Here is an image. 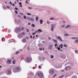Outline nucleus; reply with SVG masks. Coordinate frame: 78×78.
I'll return each mask as SVG.
<instances>
[{
	"label": "nucleus",
	"instance_id": "obj_1",
	"mask_svg": "<svg viewBox=\"0 0 78 78\" xmlns=\"http://www.w3.org/2000/svg\"><path fill=\"white\" fill-rule=\"evenodd\" d=\"M15 31L18 32H20L22 31V29L20 28L16 27L15 29Z\"/></svg>",
	"mask_w": 78,
	"mask_h": 78
},
{
	"label": "nucleus",
	"instance_id": "obj_2",
	"mask_svg": "<svg viewBox=\"0 0 78 78\" xmlns=\"http://www.w3.org/2000/svg\"><path fill=\"white\" fill-rule=\"evenodd\" d=\"M18 36L19 38H22L23 35H22V33H20L18 35Z\"/></svg>",
	"mask_w": 78,
	"mask_h": 78
},
{
	"label": "nucleus",
	"instance_id": "obj_3",
	"mask_svg": "<svg viewBox=\"0 0 78 78\" xmlns=\"http://www.w3.org/2000/svg\"><path fill=\"white\" fill-rule=\"evenodd\" d=\"M38 75L39 77L40 78H42V76H43V74L42 73H39L38 74Z\"/></svg>",
	"mask_w": 78,
	"mask_h": 78
},
{
	"label": "nucleus",
	"instance_id": "obj_4",
	"mask_svg": "<svg viewBox=\"0 0 78 78\" xmlns=\"http://www.w3.org/2000/svg\"><path fill=\"white\" fill-rule=\"evenodd\" d=\"M42 31L41 29H39L38 30H37L36 31H35L34 32V33H41V32H42Z\"/></svg>",
	"mask_w": 78,
	"mask_h": 78
},
{
	"label": "nucleus",
	"instance_id": "obj_5",
	"mask_svg": "<svg viewBox=\"0 0 78 78\" xmlns=\"http://www.w3.org/2000/svg\"><path fill=\"white\" fill-rule=\"evenodd\" d=\"M57 39L59 40H60V41H62V38L60 36H58L57 37Z\"/></svg>",
	"mask_w": 78,
	"mask_h": 78
},
{
	"label": "nucleus",
	"instance_id": "obj_6",
	"mask_svg": "<svg viewBox=\"0 0 78 78\" xmlns=\"http://www.w3.org/2000/svg\"><path fill=\"white\" fill-rule=\"evenodd\" d=\"M49 73H51V74H53L54 73V71L53 69H51L49 71Z\"/></svg>",
	"mask_w": 78,
	"mask_h": 78
},
{
	"label": "nucleus",
	"instance_id": "obj_7",
	"mask_svg": "<svg viewBox=\"0 0 78 78\" xmlns=\"http://www.w3.org/2000/svg\"><path fill=\"white\" fill-rule=\"evenodd\" d=\"M11 60L9 59L6 62L7 64H11Z\"/></svg>",
	"mask_w": 78,
	"mask_h": 78
},
{
	"label": "nucleus",
	"instance_id": "obj_8",
	"mask_svg": "<svg viewBox=\"0 0 78 78\" xmlns=\"http://www.w3.org/2000/svg\"><path fill=\"white\" fill-rule=\"evenodd\" d=\"M70 67L69 66L65 67V70H70Z\"/></svg>",
	"mask_w": 78,
	"mask_h": 78
},
{
	"label": "nucleus",
	"instance_id": "obj_9",
	"mask_svg": "<svg viewBox=\"0 0 78 78\" xmlns=\"http://www.w3.org/2000/svg\"><path fill=\"white\" fill-rule=\"evenodd\" d=\"M8 73V75H11V70H8L7 71Z\"/></svg>",
	"mask_w": 78,
	"mask_h": 78
},
{
	"label": "nucleus",
	"instance_id": "obj_10",
	"mask_svg": "<svg viewBox=\"0 0 78 78\" xmlns=\"http://www.w3.org/2000/svg\"><path fill=\"white\" fill-rule=\"evenodd\" d=\"M15 40L13 39L10 40H9V43H11V42H15Z\"/></svg>",
	"mask_w": 78,
	"mask_h": 78
},
{
	"label": "nucleus",
	"instance_id": "obj_11",
	"mask_svg": "<svg viewBox=\"0 0 78 78\" xmlns=\"http://www.w3.org/2000/svg\"><path fill=\"white\" fill-rule=\"evenodd\" d=\"M53 47L52 45H50L49 46V49H51Z\"/></svg>",
	"mask_w": 78,
	"mask_h": 78
},
{
	"label": "nucleus",
	"instance_id": "obj_12",
	"mask_svg": "<svg viewBox=\"0 0 78 78\" xmlns=\"http://www.w3.org/2000/svg\"><path fill=\"white\" fill-rule=\"evenodd\" d=\"M26 59H27V61L29 62L30 61V58L29 57H27V58Z\"/></svg>",
	"mask_w": 78,
	"mask_h": 78
},
{
	"label": "nucleus",
	"instance_id": "obj_13",
	"mask_svg": "<svg viewBox=\"0 0 78 78\" xmlns=\"http://www.w3.org/2000/svg\"><path fill=\"white\" fill-rule=\"evenodd\" d=\"M16 70L17 71H19L20 70V68L19 67H17L16 68Z\"/></svg>",
	"mask_w": 78,
	"mask_h": 78
},
{
	"label": "nucleus",
	"instance_id": "obj_14",
	"mask_svg": "<svg viewBox=\"0 0 78 78\" xmlns=\"http://www.w3.org/2000/svg\"><path fill=\"white\" fill-rule=\"evenodd\" d=\"M71 26L70 25H68L65 27V28H70Z\"/></svg>",
	"mask_w": 78,
	"mask_h": 78
},
{
	"label": "nucleus",
	"instance_id": "obj_15",
	"mask_svg": "<svg viewBox=\"0 0 78 78\" xmlns=\"http://www.w3.org/2000/svg\"><path fill=\"white\" fill-rule=\"evenodd\" d=\"M40 24H42V23H43V20H40Z\"/></svg>",
	"mask_w": 78,
	"mask_h": 78
},
{
	"label": "nucleus",
	"instance_id": "obj_16",
	"mask_svg": "<svg viewBox=\"0 0 78 78\" xmlns=\"http://www.w3.org/2000/svg\"><path fill=\"white\" fill-rule=\"evenodd\" d=\"M22 42H26V39L24 38V39H22Z\"/></svg>",
	"mask_w": 78,
	"mask_h": 78
},
{
	"label": "nucleus",
	"instance_id": "obj_17",
	"mask_svg": "<svg viewBox=\"0 0 78 78\" xmlns=\"http://www.w3.org/2000/svg\"><path fill=\"white\" fill-rule=\"evenodd\" d=\"M51 27H52V28H54L55 27V24H52L51 26Z\"/></svg>",
	"mask_w": 78,
	"mask_h": 78
},
{
	"label": "nucleus",
	"instance_id": "obj_18",
	"mask_svg": "<svg viewBox=\"0 0 78 78\" xmlns=\"http://www.w3.org/2000/svg\"><path fill=\"white\" fill-rule=\"evenodd\" d=\"M19 4L20 5V7H21V8L22 7V2H20L19 3Z\"/></svg>",
	"mask_w": 78,
	"mask_h": 78
},
{
	"label": "nucleus",
	"instance_id": "obj_19",
	"mask_svg": "<svg viewBox=\"0 0 78 78\" xmlns=\"http://www.w3.org/2000/svg\"><path fill=\"white\" fill-rule=\"evenodd\" d=\"M13 70L14 72H17V71L16 70V68H15V69H14Z\"/></svg>",
	"mask_w": 78,
	"mask_h": 78
},
{
	"label": "nucleus",
	"instance_id": "obj_20",
	"mask_svg": "<svg viewBox=\"0 0 78 78\" xmlns=\"http://www.w3.org/2000/svg\"><path fill=\"white\" fill-rule=\"evenodd\" d=\"M77 39V37H71V39Z\"/></svg>",
	"mask_w": 78,
	"mask_h": 78
},
{
	"label": "nucleus",
	"instance_id": "obj_21",
	"mask_svg": "<svg viewBox=\"0 0 78 78\" xmlns=\"http://www.w3.org/2000/svg\"><path fill=\"white\" fill-rule=\"evenodd\" d=\"M53 41L55 43H57V41H56V40L53 39Z\"/></svg>",
	"mask_w": 78,
	"mask_h": 78
},
{
	"label": "nucleus",
	"instance_id": "obj_22",
	"mask_svg": "<svg viewBox=\"0 0 78 78\" xmlns=\"http://www.w3.org/2000/svg\"><path fill=\"white\" fill-rule=\"evenodd\" d=\"M27 20H30V19H31V18L30 17H27Z\"/></svg>",
	"mask_w": 78,
	"mask_h": 78
},
{
	"label": "nucleus",
	"instance_id": "obj_23",
	"mask_svg": "<svg viewBox=\"0 0 78 78\" xmlns=\"http://www.w3.org/2000/svg\"><path fill=\"white\" fill-rule=\"evenodd\" d=\"M63 76H64V75L61 76H60L59 77V78H63Z\"/></svg>",
	"mask_w": 78,
	"mask_h": 78
},
{
	"label": "nucleus",
	"instance_id": "obj_24",
	"mask_svg": "<svg viewBox=\"0 0 78 78\" xmlns=\"http://www.w3.org/2000/svg\"><path fill=\"white\" fill-rule=\"evenodd\" d=\"M30 20L32 21L33 22H34V19L33 18H31Z\"/></svg>",
	"mask_w": 78,
	"mask_h": 78
},
{
	"label": "nucleus",
	"instance_id": "obj_25",
	"mask_svg": "<svg viewBox=\"0 0 78 78\" xmlns=\"http://www.w3.org/2000/svg\"><path fill=\"white\" fill-rule=\"evenodd\" d=\"M38 18H39V17L37 16L36 17V20H37V21L38 20Z\"/></svg>",
	"mask_w": 78,
	"mask_h": 78
},
{
	"label": "nucleus",
	"instance_id": "obj_26",
	"mask_svg": "<svg viewBox=\"0 0 78 78\" xmlns=\"http://www.w3.org/2000/svg\"><path fill=\"white\" fill-rule=\"evenodd\" d=\"M4 39H5V38L3 37L2 38V42H4V41H5V40H3Z\"/></svg>",
	"mask_w": 78,
	"mask_h": 78
},
{
	"label": "nucleus",
	"instance_id": "obj_27",
	"mask_svg": "<svg viewBox=\"0 0 78 78\" xmlns=\"http://www.w3.org/2000/svg\"><path fill=\"white\" fill-rule=\"evenodd\" d=\"M75 42H76V43H77V42H78V39L76 40Z\"/></svg>",
	"mask_w": 78,
	"mask_h": 78
},
{
	"label": "nucleus",
	"instance_id": "obj_28",
	"mask_svg": "<svg viewBox=\"0 0 78 78\" xmlns=\"http://www.w3.org/2000/svg\"><path fill=\"white\" fill-rule=\"evenodd\" d=\"M71 78H76V76H72Z\"/></svg>",
	"mask_w": 78,
	"mask_h": 78
},
{
	"label": "nucleus",
	"instance_id": "obj_29",
	"mask_svg": "<svg viewBox=\"0 0 78 78\" xmlns=\"http://www.w3.org/2000/svg\"><path fill=\"white\" fill-rule=\"evenodd\" d=\"M19 51L16 52V55H17L18 54H19Z\"/></svg>",
	"mask_w": 78,
	"mask_h": 78
},
{
	"label": "nucleus",
	"instance_id": "obj_30",
	"mask_svg": "<svg viewBox=\"0 0 78 78\" xmlns=\"http://www.w3.org/2000/svg\"><path fill=\"white\" fill-rule=\"evenodd\" d=\"M31 27H35V25L34 24H32L31 25Z\"/></svg>",
	"mask_w": 78,
	"mask_h": 78
},
{
	"label": "nucleus",
	"instance_id": "obj_31",
	"mask_svg": "<svg viewBox=\"0 0 78 78\" xmlns=\"http://www.w3.org/2000/svg\"><path fill=\"white\" fill-rule=\"evenodd\" d=\"M65 36H69V34H65Z\"/></svg>",
	"mask_w": 78,
	"mask_h": 78
},
{
	"label": "nucleus",
	"instance_id": "obj_32",
	"mask_svg": "<svg viewBox=\"0 0 78 78\" xmlns=\"http://www.w3.org/2000/svg\"><path fill=\"white\" fill-rule=\"evenodd\" d=\"M3 8L4 9H6V8L5 6H3Z\"/></svg>",
	"mask_w": 78,
	"mask_h": 78
},
{
	"label": "nucleus",
	"instance_id": "obj_33",
	"mask_svg": "<svg viewBox=\"0 0 78 78\" xmlns=\"http://www.w3.org/2000/svg\"><path fill=\"white\" fill-rule=\"evenodd\" d=\"M51 31H53L54 30V29H53V28H51Z\"/></svg>",
	"mask_w": 78,
	"mask_h": 78
},
{
	"label": "nucleus",
	"instance_id": "obj_34",
	"mask_svg": "<svg viewBox=\"0 0 78 78\" xmlns=\"http://www.w3.org/2000/svg\"><path fill=\"white\" fill-rule=\"evenodd\" d=\"M60 46H61V48H62V47H63V45H62V44H61Z\"/></svg>",
	"mask_w": 78,
	"mask_h": 78
},
{
	"label": "nucleus",
	"instance_id": "obj_35",
	"mask_svg": "<svg viewBox=\"0 0 78 78\" xmlns=\"http://www.w3.org/2000/svg\"><path fill=\"white\" fill-rule=\"evenodd\" d=\"M53 58H54V56H53V55H52L51 56V59H53Z\"/></svg>",
	"mask_w": 78,
	"mask_h": 78
},
{
	"label": "nucleus",
	"instance_id": "obj_36",
	"mask_svg": "<svg viewBox=\"0 0 78 78\" xmlns=\"http://www.w3.org/2000/svg\"><path fill=\"white\" fill-rule=\"evenodd\" d=\"M15 13L16 14H18V12H17V11L16 10L15 11Z\"/></svg>",
	"mask_w": 78,
	"mask_h": 78
},
{
	"label": "nucleus",
	"instance_id": "obj_37",
	"mask_svg": "<svg viewBox=\"0 0 78 78\" xmlns=\"http://www.w3.org/2000/svg\"><path fill=\"white\" fill-rule=\"evenodd\" d=\"M28 9H33V8L28 7Z\"/></svg>",
	"mask_w": 78,
	"mask_h": 78
},
{
	"label": "nucleus",
	"instance_id": "obj_38",
	"mask_svg": "<svg viewBox=\"0 0 78 78\" xmlns=\"http://www.w3.org/2000/svg\"><path fill=\"white\" fill-rule=\"evenodd\" d=\"M24 18L25 19H27V17L26 16H24Z\"/></svg>",
	"mask_w": 78,
	"mask_h": 78
},
{
	"label": "nucleus",
	"instance_id": "obj_39",
	"mask_svg": "<svg viewBox=\"0 0 78 78\" xmlns=\"http://www.w3.org/2000/svg\"><path fill=\"white\" fill-rule=\"evenodd\" d=\"M54 19V18H51L50 19V20H53Z\"/></svg>",
	"mask_w": 78,
	"mask_h": 78
},
{
	"label": "nucleus",
	"instance_id": "obj_40",
	"mask_svg": "<svg viewBox=\"0 0 78 78\" xmlns=\"http://www.w3.org/2000/svg\"><path fill=\"white\" fill-rule=\"evenodd\" d=\"M27 15H28V16H31V14L30 13H27Z\"/></svg>",
	"mask_w": 78,
	"mask_h": 78
},
{
	"label": "nucleus",
	"instance_id": "obj_41",
	"mask_svg": "<svg viewBox=\"0 0 78 78\" xmlns=\"http://www.w3.org/2000/svg\"><path fill=\"white\" fill-rule=\"evenodd\" d=\"M63 46L64 47H67V45L66 44H64L63 45Z\"/></svg>",
	"mask_w": 78,
	"mask_h": 78
},
{
	"label": "nucleus",
	"instance_id": "obj_42",
	"mask_svg": "<svg viewBox=\"0 0 78 78\" xmlns=\"http://www.w3.org/2000/svg\"><path fill=\"white\" fill-rule=\"evenodd\" d=\"M22 35H25V33L24 32H23L22 33Z\"/></svg>",
	"mask_w": 78,
	"mask_h": 78
},
{
	"label": "nucleus",
	"instance_id": "obj_43",
	"mask_svg": "<svg viewBox=\"0 0 78 78\" xmlns=\"http://www.w3.org/2000/svg\"><path fill=\"white\" fill-rule=\"evenodd\" d=\"M15 9H16V10H18V8L16 7L15 8Z\"/></svg>",
	"mask_w": 78,
	"mask_h": 78
},
{
	"label": "nucleus",
	"instance_id": "obj_44",
	"mask_svg": "<svg viewBox=\"0 0 78 78\" xmlns=\"http://www.w3.org/2000/svg\"><path fill=\"white\" fill-rule=\"evenodd\" d=\"M26 3H27V4H28V1L26 0Z\"/></svg>",
	"mask_w": 78,
	"mask_h": 78
},
{
	"label": "nucleus",
	"instance_id": "obj_45",
	"mask_svg": "<svg viewBox=\"0 0 78 78\" xmlns=\"http://www.w3.org/2000/svg\"><path fill=\"white\" fill-rule=\"evenodd\" d=\"M75 53H77V54H78V51H75Z\"/></svg>",
	"mask_w": 78,
	"mask_h": 78
},
{
	"label": "nucleus",
	"instance_id": "obj_46",
	"mask_svg": "<svg viewBox=\"0 0 78 78\" xmlns=\"http://www.w3.org/2000/svg\"><path fill=\"white\" fill-rule=\"evenodd\" d=\"M13 64H15V61H14V60H13V62H12Z\"/></svg>",
	"mask_w": 78,
	"mask_h": 78
},
{
	"label": "nucleus",
	"instance_id": "obj_47",
	"mask_svg": "<svg viewBox=\"0 0 78 78\" xmlns=\"http://www.w3.org/2000/svg\"><path fill=\"white\" fill-rule=\"evenodd\" d=\"M26 31L27 32H29V30L28 29H27Z\"/></svg>",
	"mask_w": 78,
	"mask_h": 78
},
{
	"label": "nucleus",
	"instance_id": "obj_48",
	"mask_svg": "<svg viewBox=\"0 0 78 78\" xmlns=\"http://www.w3.org/2000/svg\"><path fill=\"white\" fill-rule=\"evenodd\" d=\"M57 74H55L54 76V77H55V76H56Z\"/></svg>",
	"mask_w": 78,
	"mask_h": 78
},
{
	"label": "nucleus",
	"instance_id": "obj_49",
	"mask_svg": "<svg viewBox=\"0 0 78 78\" xmlns=\"http://www.w3.org/2000/svg\"><path fill=\"white\" fill-rule=\"evenodd\" d=\"M58 50H60V49H61V48L60 47H59L58 48Z\"/></svg>",
	"mask_w": 78,
	"mask_h": 78
},
{
	"label": "nucleus",
	"instance_id": "obj_50",
	"mask_svg": "<svg viewBox=\"0 0 78 78\" xmlns=\"http://www.w3.org/2000/svg\"><path fill=\"white\" fill-rule=\"evenodd\" d=\"M24 28L23 27H22V29H21V30H24Z\"/></svg>",
	"mask_w": 78,
	"mask_h": 78
},
{
	"label": "nucleus",
	"instance_id": "obj_51",
	"mask_svg": "<svg viewBox=\"0 0 78 78\" xmlns=\"http://www.w3.org/2000/svg\"><path fill=\"white\" fill-rule=\"evenodd\" d=\"M10 5H12V2H10Z\"/></svg>",
	"mask_w": 78,
	"mask_h": 78
},
{
	"label": "nucleus",
	"instance_id": "obj_52",
	"mask_svg": "<svg viewBox=\"0 0 78 78\" xmlns=\"http://www.w3.org/2000/svg\"><path fill=\"white\" fill-rule=\"evenodd\" d=\"M6 7L7 8H8V9H9L10 8L9 7V6H6Z\"/></svg>",
	"mask_w": 78,
	"mask_h": 78
},
{
	"label": "nucleus",
	"instance_id": "obj_53",
	"mask_svg": "<svg viewBox=\"0 0 78 78\" xmlns=\"http://www.w3.org/2000/svg\"><path fill=\"white\" fill-rule=\"evenodd\" d=\"M10 31H11V30H8V32H9V33H10Z\"/></svg>",
	"mask_w": 78,
	"mask_h": 78
},
{
	"label": "nucleus",
	"instance_id": "obj_54",
	"mask_svg": "<svg viewBox=\"0 0 78 78\" xmlns=\"http://www.w3.org/2000/svg\"><path fill=\"white\" fill-rule=\"evenodd\" d=\"M27 50H30V48H29V47H28V48H27Z\"/></svg>",
	"mask_w": 78,
	"mask_h": 78
},
{
	"label": "nucleus",
	"instance_id": "obj_55",
	"mask_svg": "<svg viewBox=\"0 0 78 78\" xmlns=\"http://www.w3.org/2000/svg\"><path fill=\"white\" fill-rule=\"evenodd\" d=\"M28 25H31V23H28Z\"/></svg>",
	"mask_w": 78,
	"mask_h": 78
},
{
	"label": "nucleus",
	"instance_id": "obj_56",
	"mask_svg": "<svg viewBox=\"0 0 78 78\" xmlns=\"http://www.w3.org/2000/svg\"><path fill=\"white\" fill-rule=\"evenodd\" d=\"M39 68V69L41 68V66H40L39 67H38Z\"/></svg>",
	"mask_w": 78,
	"mask_h": 78
},
{
	"label": "nucleus",
	"instance_id": "obj_57",
	"mask_svg": "<svg viewBox=\"0 0 78 78\" xmlns=\"http://www.w3.org/2000/svg\"><path fill=\"white\" fill-rule=\"evenodd\" d=\"M42 48H39V50H42Z\"/></svg>",
	"mask_w": 78,
	"mask_h": 78
},
{
	"label": "nucleus",
	"instance_id": "obj_58",
	"mask_svg": "<svg viewBox=\"0 0 78 78\" xmlns=\"http://www.w3.org/2000/svg\"><path fill=\"white\" fill-rule=\"evenodd\" d=\"M20 14L21 15H23V13H20Z\"/></svg>",
	"mask_w": 78,
	"mask_h": 78
},
{
	"label": "nucleus",
	"instance_id": "obj_59",
	"mask_svg": "<svg viewBox=\"0 0 78 78\" xmlns=\"http://www.w3.org/2000/svg\"><path fill=\"white\" fill-rule=\"evenodd\" d=\"M30 38H32L33 37V36H32L31 35L30 36Z\"/></svg>",
	"mask_w": 78,
	"mask_h": 78
},
{
	"label": "nucleus",
	"instance_id": "obj_60",
	"mask_svg": "<svg viewBox=\"0 0 78 78\" xmlns=\"http://www.w3.org/2000/svg\"><path fill=\"white\" fill-rule=\"evenodd\" d=\"M12 5V6H15V5H14V4H13Z\"/></svg>",
	"mask_w": 78,
	"mask_h": 78
},
{
	"label": "nucleus",
	"instance_id": "obj_61",
	"mask_svg": "<svg viewBox=\"0 0 78 78\" xmlns=\"http://www.w3.org/2000/svg\"><path fill=\"white\" fill-rule=\"evenodd\" d=\"M33 69H35V67H33Z\"/></svg>",
	"mask_w": 78,
	"mask_h": 78
},
{
	"label": "nucleus",
	"instance_id": "obj_62",
	"mask_svg": "<svg viewBox=\"0 0 78 78\" xmlns=\"http://www.w3.org/2000/svg\"><path fill=\"white\" fill-rule=\"evenodd\" d=\"M65 25H63L62 26V27H65Z\"/></svg>",
	"mask_w": 78,
	"mask_h": 78
},
{
	"label": "nucleus",
	"instance_id": "obj_63",
	"mask_svg": "<svg viewBox=\"0 0 78 78\" xmlns=\"http://www.w3.org/2000/svg\"><path fill=\"white\" fill-rule=\"evenodd\" d=\"M27 39H29V37H27Z\"/></svg>",
	"mask_w": 78,
	"mask_h": 78
},
{
	"label": "nucleus",
	"instance_id": "obj_64",
	"mask_svg": "<svg viewBox=\"0 0 78 78\" xmlns=\"http://www.w3.org/2000/svg\"><path fill=\"white\" fill-rule=\"evenodd\" d=\"M38 36V35H37L36 36V37H37Z\"/></svg>",
	"mask_w": 78,
	"mask_h": 78
}]
</instances>
